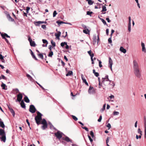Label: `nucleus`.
Listing matches in <instances>:
<instances>
[{"instance_id":"1","label":"nucleus","mask_w":146,"mask_h":146,"mask_svg":"<svg viewBox=\"0 0 146 146\" xmlns=\"http://www.w3.org/2000/svg\"><path fill=\"white\" fill-rule=\"evenodd\" d=\"M133 68L135 75L137 77L140 78L141 76V71L138 64L135 60L133 61Z\"/></svg>"},{"instance_id":"2","label":"nucleus","mask_w":146,"mask_h":146,"mask_svg":"<svg viewBox=\"0 0 146 146\" xmlns=\"http://www.w3.org/2000/svg\"><path fill=\"white\" fill-rule=\"evenodd\" d=\"M102 83L105 86H109V88H113L115 86L113 82L109 80L108 75L106 76L104 78H102Z\"/></svg>"},{"instance_id":"3","label":"nucleus","mask_w":146,"mask_h":146,"mask_svg":"<svg viewBox=\"0 0 146 146\" xmlns=\"http://www.w3.org/2000/svg\"><path fill=\"white\" fill-rule=\"evenodd\" d=\"M37 115L35 117V119L37 125L41 124V121L42 120V114L39 111L37 112Z\"/></svg>"},{"instance_id":"4","label":"nucleus","mask_w":146,"mask_h":146,"mask_svg":"<svg viewBox=\"0 0 146 146\" xmlns=\"http://www.w3.org/2000/svg\"><path fill=\"white\" fill-rule=\"evenodd\" d=\"M41 124H43V125L42 127V129L44 130L47 127V124L46 120L44 119L41 121Z\"/></svg>"},{"instance_id":"5","label":"nucleus","mask_w":146,"mask_h":146,"mask_svg":"<svg viewBox=\"0 0 146 146\" xmlns=\"http://www.w3.org/2000/svg\"><path fill=\"white\" fill-rule=\"evenodd\" d=\"M1 35L2 37V38L3 39H5L6 42L8 43L9 42V41L5 37L10 38V36L8 35L7 34L5 33L4 34L1 33Z\"/></svg>"},{"instance_id":"6","label":"nucleus","mask_w":146,"mask_h":146,"mask_svg":"<svg viewBox=\"0 0 146 146\" xmlns=\"http://www.w3.org/2000/svg\"><path fill=\"white\" fill-rule=\"evenodd\" d=\"M29 111L32 113H34L36 112V109L33 105H31L30 106Z\"/></svg>"},{"instance_id":"7","label":"nucleus","mask_w":146,"mask_h":146,"mask_svg":"<svg viewBox=\"0 0 146 146\" xmlns=\"http://www.w3.org/2000/svg\"><path fill=\"white\" fill-rule=\"evenodd\" d=\"M54 135L59 139H60L62 137V133L59 131H58L56 133H55Z\"/></svg>"},{"instance_id":"8","label":"nucleus","mask_w":146,"mask_h":146,"mask_svg":"<svg viewBox=\"0 0 146 146\" xmlns=\"http://www.w3.org/2000/svg\"><path fill=\"white\" fill-rule=\"evenodd\" d=\"M17 99L16 100V102H17L18 101L19 102H21L22 101V99L23 98V95L22 94L19 93L17 96Z\"/></svg>"},{"instance_id":"9","label":"nucleus","mask_w":146,"mask_h":146,"mask_svg":"<svg viewBox=\"0 0 146 146\" xmlns=\"http://www.w3.org/2000/svg\"><path fill=\"white\" fill-rule=\"evenodd\" d=\"M100 40V39L99 37V34L98 35L97 37H96V36H95L94 37V38H93V44H94L96 43V42L97 41V43H98L99 41Z\"/></svg>"},{"instance_id":"10","label":"nucleus","mask_w":146,"mask_h":146,"mask_svg":"<svg viewBox=\"0 0 146 146\" xmlns=\"http://www.w3.org/2000/svg\"><path fill=\"white\" fill-rule=\"evenodd\" d=\"M88 92L90 94H93L95 93V91L93 87L90 86Z\"/></svg>"},{"instance_id":"11","label":"nucleus","mask_w":146,"mask_h":146,"mask_svg":"<svg viewBox=\"0 0 146 146\" xmlns=\"http://www.w3.org/2000/svg\"><path fill=\"white\" fill-rule=\"evenodd\" d=\"M113 61L110 57L109 58V67L112 70V66L113 64Z\"/></svg>"},{"instance_id":"12","label":"nucleus","mask_w":146,"mask_h":146,"mask_svg":"<svg viewBox=\"0 0 146 146\" xmlns=\"http://www.w3.org/2000/svg\"><path fill=\"white\" fill-rule=\"evenodd\" d=\"M81 76L83 82L87 86H88V82H87L86 80L84 78V76L82 74L81 75Z\"/></svg>"},{"instance_id":"13","label":"nucleus","mask_w":146,"mask_h":146,"mask_svg":"<svg viewBox=\"0 0 146 146\" xmlns=\"http://www.w3.org/2000/svg\"><path fill=\"white\" fill-rule=\"evenodd\" d=\"M46 22L38 21L35 22V24L36 26H39L40 24L46 23Z\"/></svg>"},{"instance_id":"14","label":"nucleus","mask_w":146,"mask_h":146,"mask_svg":"<svg viewBox=\"0 0 146 146\" xmlns=\"http://www.w3.org/2000/svg\"><path fill=\"white\" fill-rule=\"evenodd\" d=\"M141 45L142 47V51L144 52H146V50L145 47V45L144 43L142 42L141 43Z\"/></svg>"},{"instance_id":"15","label":"nucleus","mask_w":146,"mask_h":146,"mask_svg":"<svg viewBox=\"0 0 146 146\" xmlns=\"http://www.w3.org/2000/svg\"><path fill=\"white\" fill-rule=\"evenodd\" d=\"M1 136L2 137L1 138V141H2L4 142H5L6 139L5 133L3 135H2Z\"/></svg>"},{"instance_id":"16","label":"nucleus","mask_w":146,"mask_h":146,"mask_svg":"<svg viewBox=\"0 0 146 146\" xmlns=\"http://www.w3.org/2000/svg\"><path fill=\"white\" fill-rule=\"evenodd\" d=\"M21 106L23 108L25 109L26 108V106L23 100H22L20 103Z\"/></svg>"},{"instance_id":"17","label":"nucleus","mask_w":146,"mask_h":146,"mask_svg":"<svg viewBox=\"0 0 146 146\" xmlns=\"http://www.w3.org/2000/svg\"><path fill=\"white\" fill-rule=\"evenodd\" d=\"M120 50L124 53H125L126 52V50L124 49L123 47L121 46L120 48Z\"/></svg>"},{"instance_id":"18","label":"nucleus","mask_w":146,"mask_h":146,"mask_svg":"<svg viewBox=\"0 0 146 146\" xmlns=\"http://www.w3.org/2000/svg\"><path fill=\"white\" fill-rule=\"evenodd\" d=\"M61 34V33L59 31L58 32V33L55 34V36L57 38V39L58 40L59 39V37L60 36Z\"/></svg>"},{"instance_id":"19","label":"nucleus","mask_w":146,"mask_h":146,"mask_svg":"<svg viewBox=\"0 0 146 146\" xmlns=\"http://www.w3.org/2000/svg\"><path fill=\"white\" fill-rule=\"evenodd\" d=\"M88 53L90 56L91 59H92V58H93V57L94 56V54L93 53H91V50H90V51H88Z\"/></svg>"},{"instance_id":"20","label":"nucleus","mask_w":146,"mask_h":146,"mask_svg":"<svg viewBox=\"0 0 146 146\" xmlns=\"http://www.w3.org/2000/svg\"><path fill=\"white\" fill-rule=\"evenodd\" d=\"M63 139L65 141H66L68 142H71V141L70 140V139L67 137H65L64 139V138H63Z\"/></svg>"},{"instance_id":"21","label":"nucleus","mask_w":146,"mask_h":146,"mask_svg":"<svg viewBox=\"0 0 146 146\" xmlns=\"http://www.w3.org/2000/svg\"><path fill=\"white\" fill-rule=\"evenodd\" d=\"M24 100L27 103H29L30 102V100L29 99L28 97L25 96V97L24 98Z\"/></svg>"},{"instance_id":"22","label":"nucleus","mask_w":146,"mask_h":146,"mask_svg":"<svg viewBox=\"0 0 146 146\" xmlns=\"http://www.w3.org/2000/svg\"><path fill=\"white\" fill-rule=\"evenodd\" d=\"M5 132L3 129H0V135H3L5 134Z\"/></svg>"},{"instance_id":"23","label":"nucleus","mask_w":146,"mask_h":146,"mask_svg":"<svg viewBox=\"0 0 146 146\" xmlns=\"http://www.w3.org/2000/svg\"><path fill=\"white\" fill-rule=\"evenodd\" d=\"M1 86L2 88V89L4 90H7V88H6V87L7 86H6L5 84H3L2 83V84L1 85Z\"/></svg>"},{"instance_id":"24","label":"nucleus","mask_w":146,"mask_h":146,"mask_svg":"<svg viewBox=\"0 0 146 146\" xmlns=\"http://www.w3.org/2000/svg\"><path fill=\"white\" fill-rule=\"evenodd\" d=\"M30 44L32 46L34 47L35 46L36 44L34 41H32V42H30Z\"/></svg>"},{"instance_id":"25","label":"nucleus","mask_w":146,"mask_h":146,"mask_svg":"<svg viewBox=\"0 0 146 146\" xmlns=\"http://www.w3.org/2000/svg\"><path fill=\"white\" fill-rule=\"evenodd\" d=\"M56 23L58 24V26H59L60 25V24L62 23H66L65 22H64L62 21H57L56 22Z\"/></svg>"},{"instance_id":"26","label":"nucleus","mask_w":146,"mask_h":146,"mask_svg":"<svg viewBox=\"0 0 146 146\" xmlns=\"http://www.w3.org/2000/svg\"><path fill=\"white\" fill-rule=\"evenodd\" d=\"M0 59L3 62H5V60L4 59V57L1 54H0Z\"/></svg>"},{"instance_id":"27","label":"nucleus","mask_w":146,"mask_h":146,"mask_svg":"<svg viewBox=\"0 0 146 146\" xmlns=\"http://www.w3.org/2000/svg\"><path fill=\"white\" fill-rule=\"evenodd\" d=\"M0 127L3 128L5 127V125L4 124V123L2 121H1L0 122Z\"/></svg>"},{"instance_id":"28","label":"nucleus","mask_w":146,"mask_h":146,"mask_svg":"<svg viewBox=\"0 0 146 146\" xmlns=\"http://www.w3.org/2000/svg\"><path fill=\"white\" fill-rule=\"evenodd\" d=\"M86 1H88V4L89 5H92L94 3V2L91 0H86Z\"/></svg>"},{"instance_id":"29","label":"nucleus","mask_w":146,"mask_h":146,"mask_svg":"<svg viewBox=\"0 0 146 146\" xmlns=\"http://www.w3.org/2000/svg\"><path fill=\"white\" fill-rule=\"evenodd\" d=\"M73 74V72L72 71H69L68 73L66 74V76H71Z\"/></svg>"},{"instance_id":"30","label":"nucleus","mask_w":146,"mask_h":146,"mask_svg":"<svg viewBox=\"0 0 146 146\" xmlns=\"http://www.w3.org/2000/svg\"><path fill=\"white\" fill-rule=\"evenodd\" d=\"M37 55L39 58H41L42 59H43V55L42 54H38Z\"/></svg>"},{"instance_id":"31","label":"nucleus","mask_w":146,"mask_h":146,"mask_svg":"<svg viewBox=\"0 0 146 146\" xmlns=\"http://www.w3.org/2000/svg\"><path fill=\"white\" fill-rule=\"evenodd\" d=\"M106 106V104H105L103 106V108L101 110V111L102 112L105 109Z\"/></svg>"},{"instance_id":"32","label":"nucleus","mask_w":146,"mask_h":146,"mask_svg":"<svg viewBox=\"0 0 146 146\" xmlns=\"http://www.w3.org/2000/svg\"><path fill=\"white\" fill-rule=\"evenodd\" d=\"M89 31L88 29H87L85 30H83V32L84 33L86 34H88Z\"/></svg>"},{"instance_id":"33","label":"nucleus","mask_w":146,"mask_h":146,"mask_svg":"<svg viewBox=\"0 0 146 146\" xmlns=\"http://www.w3.org/2000/svg\"><path fill=\"white\" fill-rule=\"evenodd\" d=\"M10 111L11 112V113H12L13 115V116H14L15 114V112L14 111V110L13 109H10Z\"/></svg>"},{"instance_id":"34","label":"nucleus","mask_w":146,"mask_h":146,"mask_svg":"<svg viewBox=\"0 0 146 146\" xmlns=\"http://www.w3.org/2000/svg\"><path fill=\"white\" fill-rule=\"evenodd\" d=\"M53 55V52L52 51H50L48 55V56L50 57H52Z\"/></svg>"},{"instance_id":"35","label":"nucleus","mask_w":146,"mask_h":146,"mask_svg":"<svg viewBox=\"0 0 146 146\" xmlns=\"http://www.w3.org/2000/svg\"><path fill=\"white\" fill-rule=\"evenodd\" d=\"M98 81H99V88H101V84L100 83V77H98Z\"/></svg>"},{"instance_id":"36","label":"nucleus","mask_w":146,"mask_h":146,"mask_svg":"<svg viewBox=\"0 0 146 146\" xmlns=\"http://www.w3.org/2000/svg\"><path fill=\"white\" fill-rule=\"evenodd\" d=\"M102 12L104 11H106L107 10L106 7L105 6H103L102 7Z\"/></svg>"},{"instance_id":"37","label":"nucleus","mask_w":146,"mask_h":146,"mask_svg":"<svg viewBox=\"0 0 146 146\" xmlns=\"http://www.w3.org/2000/svg\"><path fill=\"white\" fill-rule=\"evenodd\" d=\"M72 117L73 119H74L75 121H76L78 120L77 118L75 116L73 115H72Z\"/></svg>"},{"instance_id":"38","label":"nucleus","mask_w":146,"mask_h":146,"mask_svg":"<svg viewBox=\"0 0 146 146\" xmlns=\"http://www.w3.org/2000/svg\"><path fill=\"white\" fill-rule=\"evenodd\" d=\"M44 44H46L47 45L48 44V42L45 39H42V40Z\"/></svg>"},{"instance_id":"39","label":"nucleus","mask_w":146,"mask_h":146,"mask_svg":"<svg viewBox=\"0 0 146 146\" xmlns=\"http://www.w3.org/2000/svg\"><path fill=\"white\" fill-rule=\"evenodd\" d=\"M51 42L53 46H54V47L56 46L55 43L53 41V40H51Z\"/></svg>"},{"instance_id":"40","label":"nucleus","mask_w":146,"mask_h":146,"mask_svg":"<svg viewBox=\"0 0 146 146\" xmlns=\"http://www.w3.org/2000/svg\"><path fill=\"white\" fill-rule=\"evenodd\" d=\"M131 24H128V30L129 32L131 31Z\"/></svg>"},{"instance_id":"41","label":"nucleus","mask_w":146,"mask_h":146,"mask_svg":"<svg viewBox=\"0 0 146 146\" xmlns=\"http://www.w3.org/2000/svg\"><path fill=\"white\" fill-rule=\"evenodd\" d=\"M101 20L102 21V22L105 25H107V24L106 23V21L103 19H101Z\"/></svg>"},{"instance_id":"42","label":"nucleus","mask_w":146,"mask_h":146,"mask_svg":"<svg viewBox=\"0 0 146 146\" xmlns=\"http://www.w3.org/2000/svg\"><path fill=\"white\" fill-rule=\"evenodd\" d=\"M138 132L141 135H142V131L141 130L140 128H139L138 129Z\"/></svg>"},{"instance_id":"43","label":"nucleus","mask_w":146,"mask_h":146,"mask_svg":"<svg viewBox=\"0 0 146 146\" xmlns=\"http://www.w3.org/2000/svg\"><path fill=\"white\" fill-rule=\"evenodd\" d=\"M65 44H66V42H62L61 43V44H60L61 46L62 47L64 46V45Z\"/></svg>"},{"instance_id":"44","label":"nucleus","mask_w":146,"mask_h":146,"mask_svg":"<svg viewBox=\"0 0 146 146\" xmlns=\"http://www.w3.org/2000/svg\"><path fill=\"white\" fill-rule=\"evenodd\" d=\"M98 60L99 61V66L101 68L102 66L101 64L102 62L100 60Z\"/></svg>"},{"instance_id":"45","label":"nucleus","mask_w":146,"mask_h":146,"mask_svg":"<svg viewBox=\"0 0 146 146\" xmlns=\"http://www.w3.org/2000/svg\"><path fill=\"white\" fill-rule=\"evenodd\" d=\"M28 40L29 41V42H32V41H33L30 36H28Z\"/></svg>"},{"instance_id":"46","label":"nucleus","mask_w":146,"mask_h":146,"mask_svg":"<svg viewBox=\"0 0 146 146\" xmlns=\"http://www.w3.org/2000/svg\"><path fill=\"white\" fill-rule=\"evenodd\" d=\"M92 12H90L89 11L87 12V14L88 15H91L92 13Z\"/></svg>"},{"instance_id":"47","label":"nucleus","mask_w":146,"mask_h":146,"mask_svg":"<svg viewBox=\"0 0 146 146\" xmlns=\"http://www.w3.org/2000/svg\"><path fill=\"white\" fill-rule=\"evenodd\" d=\"M88 137L89 139V140L90 141V142L92 143V142L93 141V139H92V138H91L90 136H89V135H88Z\"/></svg>"},{"instance_id":"48","label":"nucleus","mask_w":146,"mask_h":146,"mask_svg":"<svg viewBox=\"0 0 146 146\" xmlns=\"http://www.w3.org/2000/svg\"><path fill=\"white\" fill-rule=\"evenodd\" d=\"M119 114V112L117 111H115L113 113L114 115H117Z\"/></svg>"},{"instance_id":"49","label":"nucleus","mask_w":146,"mask_h":146,"mask_svg":"<svg viewBox=\"0 0 146 146\" xmlns=\"http://www.w3.org/2000/svg\"><path fill=\"white\" fill-rule=\"evenodd\" d=\"M90 134L92 137H94V133L92 131H90Z\"/></svg>"},{"instance_id":"50","label":"nucleus","mask_w":146,"mask_h":146,"mask_svg":"<svg viewBox=\"0 0 146 146\" xmlns=\"http://www.w3.org/2000/svg\"><path fill=\"white\" fill-rule=\"evenodd\" d=\"M111 37L109 38L108 39V41L109 43H112V40H111Z\"/></svg>"},{"instance_id":"51","label":"nucleus","mask_w":146,"mask_h":146,"mask_svg":"<svg viewBox=\"0 0 146 146\" xmlns=\"http://www.w3.org/2000/svg\"><path fill=\"white\" fill-rule=\"evenodd\" d=\"M102 119V115H101L99 117V119H98V121L99 122H100L101 121V120Z\"/></svg>"},{"instance_id":"52","label":"nucleus","mask_w":146,"mask_h":146,"mask_svg":"<svg viewBox=\"0 0 146 146\" xmlns=\"http://www.w3.org/2000/svg\"><path fill=\"white\" fill-rule=\"evenodd\" d=\"M57 14V13H56V11H54L53 13V17H55L56 15Z\"/></svg>"},{"instance_id":"53","label":"nucleus","mask_w":146,"mask_h":146,"mask_svg":"<svg viewBox=\"0 0 146 146\" xmlns=\"http://www.w3.org/2000/svg\"><path fill=\"white\" fill-rule=\"evenodd\" d=\"M30 9V7H27L26 8V12L27 13H29V11Z\"/></svg>"},{"instance_id":"54","label":"nucleus","mask_w":146,"mask_h":146,"mask_svg":"<svg viewBox=\"0 0 146 146\" xmlns=\"http://www.w3.org/2000/svg\"><path fill=\"white\" fill-rule=\"evenodd\" d=\"M82 128L83 129H85L86 131H88V129L87 127H82Z\"/></svg>"},{"instance_id":"55","label":"nucleus","mask_w":146,"mask_h":146,"mask_svg":"<svg viewBox=\"0 0 146 146\" xmlns=\"http://www.w3.org/2000/svg\"><path fill=\"white\" fill-rule=\"evenodd\" d=\"M109 137H108L107 138L106 140V143L107 145V144H108V143L109 142Z\"/></svg>"},{"instance_id":"56","label":"nucleus","mask_w":146,"mask_h":146,"mask_svg":"<svg viewBox=\"0 0 146 146\" xmlns=\"http://www.w3.org/2000/svg\"><path fill=\"white\" fill-rule=\"evenodd\" d=\"M1 77L4 80H6L7 79V78L6 77H5L3 75H1Z\"/></svg>"},{"instance_id":"57","label":"nucleus","mask_w":146,"mask_h":146,"mask_svg":"<svg viewBox=\"0 0 146 146\" xmlns=\"http://www.w3.org/2000/svg\"><path fill=\"white\" fill-rule=\"evenodd\" d=\"M94 74L95 76L97 77H98V76H99V74L97 72L95 73Z\"/></svg>"},{"instance_id":"58","label":"nucleus","mask_w":146,"mask_h":146,"mask_svg":"<svg viewBox=\"0 0 146 146\" xmlns=\"http://www.w3.org/2000/svg\"><path fill=\"white\" fill-rule=\"evenodd\" d=\"M107 127L109 128V129H110L111 128V125L110 123H108L107 125Z\"/></svg>"},{"instance_id":"59","label":"nucleus","mask_w":146,"mask_h":146,"mask_svg":"<svg viewBox=\"0 0 146 146\" xmlns=\"http://www.w3.org/2000/svg\"><path fill=\"white\" fill-rule=\"evenodd\" d=\"M41 27L42 28H43L44 29H45L46 28V26L45 25H42L41 26Z\"/></svg>"},{"instance_id":"60","label":"nucleus","mask_w":146,"mask_h":146,"mask_svg":"<svg viewBox=\"0 0 146 146\" xmlns=\"http://www.w3.org/2000/svg\"><path fill=\"white\" fill-rule=\"evenodd\" d=\"M32 57L35 59L36 60H38V59H37V58H36V57L34 55H33L32 56Z\"/></svg>"},{"instance_id":"61","label":"nucleus","mask_w":146,"mask_h":146,"mask_svg":"<svg viewBox=\"0 0 146 146\" xmlns=\"http://www.w3.org/2000/svg\"><path fill=\"white\" fill-rule=\"evenodd\" d=\"M106 34L107 35H108V33H109V29H106Z\"/></svg>"},{"instance_id":"62","label":"nucleus","mask_w":146,"mask_h":146,"mask_svg":"<svg viewBox=\"0 0 146 146\" xmlns=\"http://www.w3.org/2000/svg\"><path fill=\"white\" fill-rule=\"evenodd\" d=\"M114 32H115L114 30L113 29H112L111 30V34L110 35L111 37L112 34Z\"/></svg>"},{"instance_id":"63","label":"nucleus","mask_w":146,"mask_h":146,"mask_svg":"<svg viewBox=\"0 0 146 146\" xmlns=\"http://www.w3.org/2000/svg\"><path fill=\"white\" fill-rule=\"evenodd\" d=\"M14 90L16 92V93L19 92V90L17 88L15 89Z\"/></svg>"},{"instance_id":"64","label":"nucleus","mask_w":146,"mask_h":146,"mask_svg":"<svg viewBox=\"0 0 146 146\" xmlns=\"http://www.w3.org/2000/svg\"><path fill=\"white\" fill-rule=\"evenodd\" d=\"M144 128H145V130H146V122L144 123Z\"/></svg>"}]
</instances>
